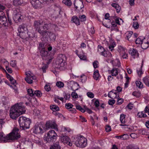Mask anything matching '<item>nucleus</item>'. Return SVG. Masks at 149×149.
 Returning <instances> with one entry per match:
<instances>
[{
	"label": "nucleus",
	"instance_id": "obj_31",
	"mask_svg": "<svg viewBox=\"0 0 149 149\" xmlns=\"http://www.w3.org/2000/svg\"><path fill=\"white\" fill-rule=\"evenodd\" d=\"M100 76L99 71L97 70H96L94 72L93 77L96 80H98Z\"/></svg>",
	"mask_w": 149,
	"mask_h": 149
},
{
	"label": "nucleus",
	"instance_id": "obj_6",
	"mask_svg": "<svg viewBox=\"0 0 149 149\" xmlns=\"http://www.w3.org/2000/svg\"><path fill=\"white\" fill-rule=\"evenodd\" d=\"M42 23L39 20H36L34 23V26L36 30H38V33L40 30H42V31L45 32L46 30H48L49 29V27L50 25L49 24H45L42 26Z\"/></svg>",
	"mask_w": 149,
	"mask_h": 149
},
{
	"label": "nucleus",
	"instance_id": "obj_5",
	"mask_svg": "<svg viewBox=\"0 0 149 149\" xmlns=\"http://www.w3.org/2000/svg\"><path fill=\"white\" fill-rule=\"evenodd\" d=\"M19 130L18 128L14 127L12 132L7 135L8 142H10L13 140L17 139L20 138V135Z\"/></svg>",
	"mask_w": 149,
	"mask_h": 149
},
{
	"label": "nucleus",
	"instance_id": "obj_40",
	"mask_svg": "<svg viewBox=\"0 0 149 149\" xmlns=\"http://www.w3.org/2000/svg\"><path fill=\"white\" fill-rule=\"evenodd\" d=\"M136 86L139 88H142L143 86V84L140 81H137L136 82Z\"/></svg>",
	"mask_w": 149,
	"mask_h": 149
},
{
	"label": "nucleus",
	"instance_id": "obj_27",
	"mask_svg": "<svg viewBox=\"0 0 149 149\" xmlns=\"http://www.w3.org/2000/svg\"><path fill=\"white\" fill-rule=\"evenodd\" d=\"M111 6L112 7L116 9V12L118 13H119L120 12L121 10V7L118 4L113 3L111 4Z\"/></svg>",
	"mask_w": 149,
	"mask_h": 149
},
{
	"label": "nucleus",
	"instance_id": "obj_47",
	"mask_svg": "<svg viewBox=\"0 0 149 149\" xmlns=\"http://www.w3.org/2000/svg\"><path fill=\"white\" fill-rule=\"evenodd\" d=\"M73 107V105L70 103L66 104L65 105V107L67 109H70L72 108Z\"/></svg>",
	"mask_w": 149,
	"mask_h": 149
},
{
	"label": "nucleus",
	"instance_id": "obj_55",
	"mask_svg": "<svg viewBox=\"0 0 149 149\" xmlns=\"http://www.w3.org/2000/svg\"><path fill=\"white\" fill-rule=\"evenodd\" d=\"M137 72L138 76L140 77L143 73V72L142 71V68H140L139 70H137Z\"/></svg>",
	"mask_w": 149,
	"mask_h": 149
},
{
	"label": "nucleus",
	"instance_id": "obj_11",
	"mask_svg": "<svg viewBox=\"0 0 149 149\" xmlns=\"http://www.w3.org/2000/svg\"><path fill=\"white\" fill-rule=\"evenodd\" d=\"M41 55L42 57L44 60H46V63L47 65L49 64L51 62L52 58L51 56L49 54H48L47 52L44 50L40 51Z\"/></svg>",
	"mask_w": 149,
	"mask_h": 149
},
{
	"label": "nucleus",
	"instance_id": "obj_46",
	"mask_svg": "<svg viewBox=\"0 0 149 149\" xmlns=\"http://www.w3.org/2000/svg\"><path fill=\"white\" fill-rule=\"evenodd\" d=\"M132 95L137 97H139L141 95V94L140 93L136 91L133 92L132 93Z\"/></svg>",
	"mask_w": 149,
	"mask_h": 149
},
{
	"label": "nucleus",
	"instance_id": "obj_19",
	"mask_svg": "<svg viewBox=\"0 0 149 149\" xmlns=\"http://www.w3.org/2000/svg\"><path fill=\"white\" fill-rule=\"evenodd\" d=\"M43 127L40 124L36 125L34 127V132L36 134H38L43 132Z\"/></svg>",
	"mask_w": 149,
	"mask_h": 149
},
{
	"label": "nucleus",
	"instance_id": "obj_20",
	"mask_svg": "<svg viewBox=\"0 0 149 149\" xmlns=\"http://www.w3.org/2000/svg\"><path fill=\"white\" fill-rule=\"evenodd\" d=\"M129 53L132 57L134 59L137 58L139 56V53L138 51L136 49H131L129 50Z\"/></svg>",
	"mask_w": 149,
	"mask_h": 149
},
{
	"label": "nucleus",
	"instance_id": "obj_41",
	"mask_svg": "<svg viewBox=\"0 0 149 149\" xmlns=\"http://www.w3.org/2000/svg\"><path fill=\"white\" fill-rule=\"evenodd\" d=\"M116 45L115 43L114 42H113L109 46V49L112 51L113 50L114 47H115Z\"/></svg>",
	"mask_w": 149,
	"mask_h": 149
},
{
	"label": "nucleus",
	"instance_id": "obj_43",
	"mask_svg": "<svg viewBox=\"0 0 149 149\" xmlns=\"http://www.w3.org/2000/svg\"><path fill=\"white\" fill-rule=\"evenodd\" d=\"M27 92L28 94L31 96H33L34 95V92L32 89H29L27 90Z\"/></svg>",
	"mask_w": 149,
	"mask_h": 149
},
{
	"label": "nucleus",
	"instance_id": "obj_44",
	"mask_svg": "<svg viewBox=\"0 0 149 149\" xmlns=\"http://www.w3.org/2000/svg\"><path fill=\"white\" fill-rule=\"evenodd\" d=\"M36 95L38 97H40L42 95V93L39 91H36L34 92V95Z\"/></svg>",
	"mask_w": 149,
	"mask_h": 149
},
{
	"label": "nucleus",
	"instance_id": "obj_21",
	"mask_svg": "<svg viewBox=\"0 0 149 149\" xmlns=\"http://www.w3.org/2000/svg\"><path fill=\"white\" fill-rule=\"evenodd\" d=\"M68 83L70 84V86L71 87L72 90L75 91L78 89L79 84L76 82L71 81L68 82Z\"/></svg>",
	"mask_w": 149,
	"mask_h": 149
},
{
	"label": "nucleus",
	"instance_id": "obj_38",
	"mask_svg": "<svg viewBox=\"0 0 149 149\" xmlns=\"http://www.w3.org/2000/svg\"><path fill=\"white\" fill-rule=\"evenodd\" d=\"M133 32L132 31H129L127 32L126 33L127 39L129 40V38L131 37L132 35Z\"/></svg>",
	"mask_w": 149,
	"mask_h": 149
},
{
	"label": "nucleus",
	"instance_id": "obj_54",
	"mask_svg": "<svg viewBox=\"0 0 149 149\" xmlns=\"http://www.w3.org/2000/svg\"><path fill=\"white\" fill-rule=\"evenodd\" d=\"M10 87L11 88H12L14 90L15 93H16L17 92L18 89L17 87L15 85H13L12 86H10Z\"/></svg>",
	"mask_w": 149,
	"mask_h": 149
},
{
	"label": "nucleus",
	"instance_id": "obj_58",
	"mask_svg": "<svg viewBox=\"0 0 149 149\" xmlns=\"http://www.w3.org/2000/svg\"><path fill=\"white\" fill-rule=\"evenodd\" d=\"M115 102V100H109L108 102V104L110 105H113Z\"/></svg>",
	"mask_w": 149,
	"mask_h": 149
},
{
	"label": "nucleus",
	"instance_id": "obj_2",
	"mask_svg": "<svg viewBox=\"0 0 149 149\" xmlns=\"http://www.w3.org/2000/svg\"><path fill=\"white\" fill-rule=\"evenodd\" d=\"M66 58L64 54H60L57 58L56 61L55 67L56 68L63 70L66 64Z\"/></svg>",
	"mask_w": 149,
	"mask_h": 149
},
{
	"label": "nucleus",
	"instance_id": "obj_63",
	"mask_svg": "<svg viewBox=\"0 0 149 149\" xmlns=\"http://www.w3.org/2000/svg\"><path fill=\"white\" fill-rule=\"evenodd\" d=\"M130 136H131V137L134 139H135L137 138V135L136 134L134 133L131 134L130 135Z\"/></svg>",
	"mask_w": 149,
	"mask_h": 149
},
{
	"label": "nucleus",
	"instance_id": "obj_12",
	"mask_svg": "<svg viewBox=\"0 0 149 149\" xmlns=\"http://www.w3.org/2000/svg\"><path fill=\"white\" fill-rule=\"evenodd\" d=\"M25 74L26 76L25 78V80L29 84H32L33 83V80L35 79H36V77L30 71L25 72Z\"/></svg>",
	"mask_w": 149,
	"mask_h": 149
},
{
	"label": "nucleus",
	"instance_id": "obj_9",
	"mask_svg": "<svg viewBox=\"0 0 149 149\" xmlns=\"http://www.w3.org/2000/svg\"><path fill=\"white\" fill-rule=\"evenodd\" d=\"M117 51L119 52L120 56L121 58L127 59L128 54L127 53V49H126L120 45L118 46Z\"/></svg>",
	"mask_w": 149,
	"mask_h": 149
},
{
	"label": "nucleus",
	"instance_id": "obj_25",
	"mask_svg": "<svg viewBox=\"0 0 149 149\" xmlns=\"http://www.w3.org/2000/svg\"><path fill=\"white\" fill-rule=\"evenodd\" d=\"M23 17L19 13L16 14L13 17L14 20L16 21L20 22L21 21Z\"/></svg>",
	"mask_w": 149,
	"mask_h": 149
},
{
	"label": "nucleus",
	"instance_id": "obj_53",
	"mask_svg": "<svg viewBox=\"0 0 149 149\" xmlns=\"http://www.w3.org/2000/svg\"><path fill=\"white\" fill-rule=\"evenodd\" d=\"M117 98V101L118 104H120L123 102V99L122 98H120L119 97Z\"/></svg>",
	"mask_w": 149,
	"mask_h": 149
},
{
	"label": "nucleus",
	"instance_id": "obj_45",
	"mask_svg": "<svg viewBox=\"0 0 149 149\" xmlns=\"http://www.w3.org/2000/svg\"><path fill=\"white\" fill-rule=\"evenodd\" d=\"M116 22L118 24L120 25L121 24L123 23V21L120 18H116L115 20Z\"/></svg>",
	"mask_w": 149,
	"mask_h": 149
},
{
	"label": "nucleus",
	"instance_id": "obj_13",
	"mask_svg": "<svg viewBox=\"0 0 149 149\" xmlns=\"http://www.w3.org/2000/svg\"><path fill=\"white\" fill-rule=\"evenodd\" d=\"M54 0H32L31 3L32 5L35 8L39 7L40 3H42L44 1H47L49 2H52Z\"/></svg>",
	"mask_w": 149,
	"mask_h": 149
},
{
	"label": "nucleus",
	"instance_id": "obj_52",
	"mask_svg": "<svg viewBox=\"0 0 149 149\" xmlns=\"http://www.w3.org/2000/svg\"><path fill=\"white\" fill-rule=\"evenodd\" d=\"M93 64L94 68H96L98 67V62L97 61H95L93 63Z\"/></svg>",
	"mask_w": 149,
	"mask_h": 149
},
{
	"label": "nucleus",
	"instance_id": "obj_56",
	"mask_svg": "<svg viewBox=\"0 0 149 149\" xmlns=\"http://www.w3.org/2000/svg\"><path fill=\"white\" fill-rule=\"evenodd\" d=\"M71 96L74 98H76L78 97V95L75 92H73L71 94Z\"/></svg>",
	"mask_w": 149,
	"mask_h": 149
},
{
	"label": "nucleus",
	"instance_id": "obj_64",
	"mask_svg": "<svg viewBox=\"0 0 149 149\" xmlns=\"http://www.w3.org/2000/svg\"><path fill=\"white\" fill-rule=\"evenodd\" d=\"M79 117L80 120L82 122H86L87 121V120L83 116H80Z\"/></svg>",
	"mask_w": 149,
	"mask_h": 149
},
{
	"label": "nucleus",
	"instance_id": "obj_50",
	"mask_svg": "<svg viewBox=\"0 0 149 149\" xmlns=\"http://www.w3.org/2000/svg\"><path fill=\"white\" fill-rule=\"evenodd\" d=\"M104 49L102 46L100 45L98 46V51L100 54L103 51H104Z\"/></svg>",
	"mask_w": 149,
	"mask_h": 149
},
{
	"label": "nucleus",
	"instance_id": "obj_51",
	"mask_svg": "<svg viewBox=\"0 0 149 149\" xmlns=\"http://www.w3.org/2000/svg\"><path fill=\"white\" fill-rule=\"evenodd\" d=\"M11 66L13 67H15L16 65V62L15 61H11L10 62Z\"/></svg>",
	"mask_w": 149,
	"mask_h": 149
},
{
	"label": "nucleus",
	"instance_id": "obj_10",
	"mask_svg": "<svg viewBox=\"0 0 149 149\" xmlns=\"http://www.w3.org/2000/svg\"><path fill=\"white\" fill-rule=\"evenodd\" d=\"M46 30L45 32L42 31L41 30H40L39 33L43 37L47 38L49 37L51 40L52 41H54L56 38L55 35L51 32L47 31Z\"/></svg>",
	"mask_w": 149,
	"mask_h": 149
},
{
	"label": "nucleus",
	"instance_id": "obj_22",
	"mask_svg": "<svg viewBox=\"0 0 149 149\" xmlns=\"http://www.w3.org/2000/svg\"><path fill=\"white\" fill-rule=\"evenodd\" d=\"M7 135L5 136L3 133L0 131V143L8 142Z\"/></svg>",
	"mask_w": 149,
	"mask_h": 149
},
{
	"label": "nucleus",
	"instance_id": "obj_33",
	"mask_svg": "<svg viewBox=\"0 0 149 149\" xmlns=\"http://www.w3.org/2000/svg\"><path fill=\"white\" fill-rule=\"evenodd\" d=\"M23 3V0H14L13 3L14 5L17 6L21 5Z\"/></svg>",
	"mask_w": 149,
	"mask_h": 149
},
{
	"label": "nucleus",
	"instance_id": "obj_57",
	"mask_svg": "<svg viewBox=\"0 0 149 149\" xmlns=\"http://www.w3.org/2000/svg\"><path fill=\"white\" fill-rule=\"evenodd\" d=\"M87 95L88 96L91 98H93L94 97V94L91 92H88L87 93Z\"/></svg>",
	"mask_w": 149,
	"mask_h": 149
},
{
	"label": "nucleus",
	"instance_id": "obj_16",
	"mask_svg": "<svg viewBox=\"0 0 149 149\" xmlns=\"http://www.w3.org/2000/svg\"><path fill=\"white\" fill-rule=\"evenodd\" d=\"M74 4L76 10H78L81 9L84 7L83 3L81 0H75Z\"/></svg>",
	"mask_w": 149,
	"mask_h": 149
},
{
	"label": "nucleus",
	"instance_id": "obj_28",
	"mask_svg": "<svg viewBox=\"0 0 149 149\" xmlns=\"http://www.w3.org/2000/svg\"><path fill=\"white\" fill-rule=\"evenodd\" d=\"M145 38L140 37L137 38L135 40V43L137 44H141Z\"/></svg>",
	"mask_w": 149,
	"mask_h": 149
},
{
	"label": "nucleus",
	"instance_id": "obj_14",
	"mask_svg": "<svg viewBox=\"0 0 149 149\" xmlns=\"http://www.w3.org/2000/svg\"><path fill=\"white\" fill-rule=\"evenodd\" d=\"M27 30V27L24 24H22L19 26L18 29V31L19 33V35L21 38L24 39L25 38L24 36L22 34H25L24 31H26Z\"/></svg>",
	"mask_w": 149,
	"mask_h": 149
},
{
	"label": "nucleus",
	"instance_id": "obj_24",
	"mask_svg": "<svg viewBox=\"0 0 149 149\" xmlns=\"http://www.w3.org/2000/svg\"><path fill=\"white\" fill-rule=\"evenodd\" d=\"M71 21L77 26L80 25V22L79 18L76 16H73L71 19Z\"/></svg>",
	"mask_w": 149,
	"mask_h": 149
},
{
	"label": "nucleus",
	"instance_id": "obj_30",
	"mask_svg": "<svg viewBox=\"0 0 149 149\" xmlns=\"http://www.w3.org/2000/svg\"><path fill=\"white\" fill-rule=\"evenodd\" d=\"M50 109L53 111V113L55 112L54 111H58L59 110L58 107L56 105H52L50 106Z\"/></svg>",
	"mask_w": 149,
	"mask_h": 149
},
{
	"label": "nucleus",
	"instance_id": "obj_61",
	"mask_svg": "<svg viewBox=\"0 0 149 149\" xmlns=\"http://www.w3.org/2000/svg\"><path fill=\"white\" fill-rule=\"evenodd\" d=\"M101 55L104 56V57H107V52L104 50V51H103L100 53Z\"/></svg>",
	"mask_w": 149,
	"mask_h": 149
},
{
	"label": "nucleus",
	"instance_id": "obj_26",
	"mask_svg": "<svg viewBox=\"0 0 149 149\" xmlns=\"http://www.w3.org/2000/svg\"><path fill=\"white\" fill-rule=\"evenodd\" d=\"M142 44L141 45V47L143 49H147L149 46V44L146 41V38L144 39Z\"/></svg>",
	"mask_w": 149,
	"mask_h": 149
},
{
	"label": "nucleus",
	"instance_id": "obj_35",
	"mask_svg": "<svg viewBox=\"0 0 149 149\" xmlns=\"http://www.w3.org/2000/svg\"><path fill=\"white\" fill-rule=\"evenodd\" d=\"M46 46L45 45L44 43H40L39 44V48L40 50L42 51L44 50H45Z\"/></svg>",
	"mask_w": 149,
	"mask_h": 149
},
{
	"label": "nucleus",
	"instance_id": "obj_34",
	"mask_svg": "<svg viewBox=\"0 0 149 149\" xmlns=\"http://www.w3.org/2000/svg\"><path fill=\"white\" fill-rule=\"evenodd\" d=\"M62 3L68 6H70L72 5V2L70 0H63Z\"/></svg>",
	"mask_w": 149,
	"mask_h": 149
},
{
	"label": "nucleus",
	"instance_id": "obj_48",
	"mask_svg": "<svg viewBox=\"0 0 149 149\" xmlns=\"http://www.w3.org/2000/svg\"><path fill=\"white\" fill-rule=\"evenodd\" d=\"M133 26L135 29H137L139 28V25L137 22H135L133 23Z\"/></svg>",
	"mask_w": 149,
	"mask_h": 149
},
{
	"label": "nucleus",
	"instance_id": "obj_39",
	"mask_svg": "<svg viewBox=\"0 0 149 149\" xmlns=\"http://www.w3.org/2000/svg\"><path fill=\"white\" fill-rule=\"evenodd\" d=\"M79 18L80 21L81 22H83L86 20V16L84 15H80L79 16Z\"/></svg>",
	"mask_w": 149,
	"mask_h": 149
},
{
	"label": "nucleus",
	"instance_id": "obj_23",
	"mask_svg": "<svg viewBox=\"0 0 149 149\" xmlns=\"http://www.w3.org/2000/svg\"><path fill=\"white\" fill-rule=\"evenodd\" d=\"M118 69L116 68H113L112 70H109V73L111 74L112 76H116L118 74Z\"/></svg>",
	"mask_w": 149,
	"mask_h": 149
},
{
	"label": "nucleus",
	"instance_id": "obj_49",
	"mask_svg": "<svg viewBox=\"0 0 149 149\" xmlns=\"http://www.w3.org/2000/svg\"><path fill=\"white\" fill-rule=\"evenodd\" d=\"M48 67V66L47 65L44 64L43 65L41 69L42 70L43 72L45 73L46 72V70Z\"/></svg>",
	"mask_w": 149,
	"mask_h": 149
},
{
	"label": "nucleus",
	"instance_id": "obj_17",
	"mask_svg": "<svg viewBox=\"0 0 149 149\" xmlns=\"http://www.w3.org/2000/svg\"><path fill=\"white\" fill-rule=\"evenodd\" d=\"M46 127L48 128H52L58 130L57 126L56 123L54 121H47L46 123Z\"/></svg>",
	"mask_w": 149,
	"mask_h": 149
},
{
	"label": "nucleus",
	"instance_id": "obj_60",
	"mask_svg": "<svg viewBox=\"0 0 149 149\" xmlns=\"http://www.w3.org/2000/svg\"><path fill=\"white\" fill-rule=\"evenodd\" d=\"M81 80L82 82H85L86 80V77L85 75L81 76Z\"/></svg>",
	"mask_w": 149,
	"mask_h": 149
},
{
	"label": "nucleus",
	"instance_id": "obj_18",
	"mask_svg": "<svg viewBox=\"0 0 149 149\" xmlns=\"http://www.w3.org/2000/svg\"><path fill=\"white\" fill-rule=\"evenodd\" d=\"M108 96L111 99L117 98L119 97V93L116 90H113L109 92Z\"/></svg>",
	"mask_w": 149,
	"mask_h": 149
},
{
	"label": "nucleus",
	"instance_id": "obj_59",
	"mask_svg": "<svg viewBox=\"0 0 149 149\" xmlns=\"http://www.w3.org/2000/svg\"><path fill=\"white\" fill-rule=\"evenodd\" d=\"M122 140H125L129 138V136L127 134H123Z\"/></svg>",
	"mask_w": 149,
	"mask_h": 149
},
{
	"label": "nucleus",
	"instance_id": "obj_42",
	"mask_svg": "<svg viewBox=\"0 0 149 149\" xmlns=\"http://www.w3.org/2000/svg\"><path fill=\"white\" fill-rule=\"evenodd\" d=\"M56 85L58 87L61 88L63 87L64 84L62 82L58 81L56 83Z\"/></svg>",
	"mask_w": 149,
	"mask_h": 149
},
{
	"label": "nucleus",
	"instance_id": "obj_36",
	"mask_svg": "<svg viewBox=\"0 0 149 149\" xmlns=\"http://www.w3.org/2000/svg\"><path fill=\"white\" fill-rule=\"evenodd\" d=\"M137 116L139 118H145L146 117L147 115L145 114L144 111L138 113Z\"/></svg>",
	"mask_w": 149,
	"mask_h": 149
},
{
	"label": "nucleus",
	"instance_id": "obj_32",
	"mask_svg": "<svg viewBox=\"0 0 149 149\" xmlns=\"http://www.w3.org/2000/svg\"><path fill=\"white\" fill-rule=\"evenodd\" d=\"M125 116L126 115L123 114H122L120 115V120L123 124H124L125 122Z\"/></svg>",
	"mask_w": 149,
	"mask_h": 149
},
{
	"label": "nucleus",
	"instance_id": "obj_3",
	"mask_svg": "<svg viewBox=\"0 0 149 149\" xmlns=\"http://www.w3.org/2000/svg\"><path fill=\"white\" fill-rule=\"evenodd\" d=\"M73 141L77 147L84 148L87 145V139L83 136L74 138Z\"/></svg>",
	"mask_w": 149,
	"mask_h": 149
},
{
	"label": "nucleus",
	"instance_id": "obj_29",
	"mask_svg": "<svg viewBox=\"0 0 149 149\" xmlns=\"http://www.w3.org/2000/svg\"><path fill=\"white\" fill-rule=\"evenodd\" d=\"M60 146L59 145V143L57 142L54 143L53 146H51L50 149H60Z\"/></svg>",
	"mask_w": 149,
	"mask_h": 149
},
{
	"label": "nucleus",
	"instance_id": "obj_37",
	"mask_svg": "<svg viewBox=\"0 0 149 149\" xmlns=\"http://www.w3.org/2000/svg\"><path fill=\"white\" fill-rule=\"evenodd\" d=\"M143 80L144 83L146 85L149 86V78L146 77H144Z\"/></svg>",
	"mask_w": 149,
	"mask_h": 149
},
{
	"label": "nucleus",
	"instance_id": "obj_15",
	"mask_svg": "<svg viewBox=\"0 0 149 149\" xmlns=\"http://www.w3.org/2000/svg\"><path fill=\"white\" fill-rule=\"evenodd\" d=\"M60 139L65 145H67L70 146H72V144L70 142V140L68 136L62 135L61 136Z\"/></svg>",
	"mask_w": 149,
	"mask_h": 149
},
{
	"label": "nucleus",
	"instance_id": "obj_7",
	"mask_svg": "<svg viewBox=\"0 0 149 149\" xmlns=\"http://www.w3.org/2000/svg\"><path fill=\"white\" fill-rule=\"evenodd\" d=\"M6 8L5 7L0 4V24L5 26H7L8 24L6 17L3 10Z\"/></svg>",
	"mask_w": 149,
	"mask_h": 149
},
{
	"label": "nucleus",
	"instance_id": "obj_8",
	"mask_svg": "<svg viewBox=\"0 0 149 149\" xmlns=\"http://www.w3.org/2000/svg\"><path fill=\"white\" fill-rule=\"evenodd\" d=\"M57 136V134L53 130H50L45 135L44 139L47 142H53L56 140Z\"/></svg>",
	"mask_w": 149,
	"mask_h": 149
},
{
	"label": "nucleus",
	"instance_id": "obj_1",
	"mask_svg": "<svg viewBox=\"0 0 149 149\" xmlns=\"http://www.w3.org/2000/svg\"><path fill=\"white\" fill-rule=\"evenodd\" d=\"M26 110L22 103H18L12 106L10 111V116L11 118L15 119L20 115L25 113Z\"/></svg>",
	"mask_w": 149,
	"mask_h": 149
},
{
	"label": "nucleus",
	"instance_id": "obj_62",
	"mask_svg": "<svg viewBox=\"0 0 149 149\" xmlns=\"http://www.w3.org/2000/svg\"><path fill=\"white\" fill-rule=\"evenodd\" d=\"M2 62L4 64L5 67L8 66L9 65L8 62L5 59H3L2 61Z\"/></svg>",
	"mask_w": 149,
	"mask_h": 149
},
{
	"label": "nucleus",
	"instance_id": "obj_4",
	"mask_svg": "<svg viewBox=\"0 0 149 149\" xmlns=\"http://www.w3.org/2000/svg\"><path fill=\"white\" fill-rule=\"evenodd\" d=\"M18 122L20 127H22L23 130L29 128L31 123V120L29 118L23 116L19 117Z\"/></svg>",
	"mask_w": 149,
	"mask_h": 149
}]
</instances>
